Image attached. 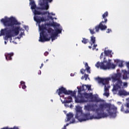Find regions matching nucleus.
I'll list each match as a JSON object with an SVG mask.
<instances>
[{
    "mask_svg": "<svg viewBox=\"0 0 129 129\" xmlns=\"http://www.w3.org/2000/svg\"><path fill=\"white\" fill-rule=\"evenodd\" d=\"M129 110L127 109L126 111H125V113H128Z\"/></svg>",
    "mask_w": 129,
    "mask_h": 129,
    "instance_id": "nucleus-47",
    "label": "nucleus"
},
{
    "mask_svg": "<svg viewBox=\"0 0 129 129\" xmlns=\"http://www.w3.org/2000/svg\"><path fill=\"white\" fill-rule=\"evenodd\" d=\"M1 129H14V128H9V127H4L2 128Z\"/></svg>",
    "mask_w": 129,
    "mask_h": 129,
    "instance_id": "nucleus-40",
    "label": "nucleus"
},
{
    "mask_svg": "<svg viewBox=\"0 0 129 129\" xmlns=\"http://www.w3.org/2000/svg\"><path fill=\"white\" fill-rule=\"evenodd\" d=\"M41 71L39 70V71H38V75H41Z\"/></svg>",
    "mask_w": 129,
    "mask_h": 129,
    "instance_id": "nucleus-46",
    "label": "nucleus"
},
{
    "mask_svg": "<svg viewBox=\"0 0 129 129\" xmlns=\"http://www.w3.org/2000/svg\"><path fill=\"white\" fill-rule=\"evenodd\" d=\"M7 44V41H5V44L6 45Z\"/></svg>",
    "mask_w": 129,
    "mask_h": 129,
    "instance_id": "nucleus-56",
    "label": "nucleus"
},
{
    "mask_svg": "<svg viewBox=\"0 0 129 129\" xmlns=\"http://www.w3.org/2000/svg\"><path fill=\"white\" fill-rule=\"evenodd\" d=\"M111 78L113 82L121 81V80H120V78H121V74L117 73L114 74L112 76Z\"/></svg>",
    "mask_w": 129,
    "mask_h": 129,
    "instance_id": "nucleus-12",
    "label": "nucleus"
},
{
    "mask_svg": "<svg viewBox=\"0 0 129 129\" xmlns=\"http://www.w3.org/2000/svg\"><path fill=\"white\" fill-rule=\"evenodd\" d=\"M5 56L7 61H11L12 60V57L14 56V52L6 53Z\"/></svg>",
    "mask_w": 129,
    "mask_h": 129,
    "instance_id": "nucleus-16",
    "label": "nucleus"
},
{
    "mask_svg": "<svg viewBox=\"0 0 129 129\" xmlns=\"http://www.w3.org/2000/svg\"><path fill=\"white\" fill-rule=\"evenodd\" d=\"M85 67L86 69L84 70L83 69H82L80 71L81 73H82V74H84V73H85V70H86L88 73L90 74V67L88 66V63L87 62L85 63Z\"/></svg>",
    "mask_w": 129,
    "mask_h": 129,
    "instance_id": "nucleus-14",
    "label": "nucleus"
},
{
    "mask_svg": "<svg viewBox=\"0 0 129 129\" xmlns=\"http://www.w3.org/2000/svg\"><path fill=\"white\" fill-rule=\"evenodd\" d=\"M119 95H126L127 94V92L124 90H120L119 91Z\"/></svg>",
    "mask_w": 129,
    "mask_h": 129,
    "instance_id": "nucleus-25",
    "label": "nucleus"
},
{
    "mask_svg": "<svg viewBox=\"0 0 129 129\" xmlns=\"http://www.w3.org/2000/svg\"><path fill=\"white\" fill-rule=\"evenodd\" d=\"M53 0H40L39 4L41 6V8H39L40 10H48L49 9V5L48 3H51Z\"/></svg>",
    "mask_w": 129,
    "mask_h": 129,
    "instance_id": "nucleus-9",
    "label": "nucleus"
},
{
    "mask_svg": "<svg viewBox=\"0 0 129 129\" xmlns=\"http://www.w3.org/2000/svg\"><path fill=\"white\" fill-rule=\"evenodd\" d=\"M35 16L38 15H41L42 16H44V15H47V14H48V15H50V13L49 12H40L39 11H38L36 9H34V11L33 12Z\"/></svg>",
    "mask_w": 129,
    "mask_h": 129,
    "instance_id": "nucleus-15",
    "label": "nucleus"
},
{
    "mask_svg": "<svg viewBox=\"0 0 129 129\" xmlns=\"http://www.w3.org/2000/svg\"><path fill=\"white\" fill-rule=\"evenodd\" d=\"M109 56L110 57V58H111L112 57V54H111V53L110 54H109Z\"/></svg>",
    "mask_w": 129,
    "mask_h": 129,
    "instance_id": "nucleus-53",
    "label": "nucleus"
},
{
    "mask_svg": "<svg viewBox=\"0 0 129 129\" xmlns=\"http://www.w3.org/2000/svg\"><path fill=\"white\" fill-rule=\"evenodd\" d=\"M47 33H48V34H50V39H51V41L52 42H53V40H55V38H56V37L58 36V34H61V33H62V29L56 28V29H55V30H54V29L48 27L47 30Z\"/></svg>",
    "mask_w": 129,
    "mask_h": 129,
    "instance_id": "nucleus-7",
    "label": "nucleus"
},
{
    "mask_svg": "<svg viewBox=\"0 0 129 129\" xmlns=\"http://www.w3.org/2000/svg\"><path fill=\"white\" fill-rule=\"evenodd\" d=\"M68 99L69 100H63V103H70L71 102H72V97H71V96H69Z\"/></svg>",
    "mask_w": 129,
    "mask_h": 129,
    "instance_id": "nucleus-22",
    "label": "nucleus"
},
{
    "mask_svg": "<svg viewBox=\"0 0 129 129\" xmlns=\"http://www.w3.org/2000/svg\"><path fill=\"white\" fill-rule=\"evenodd\" d=\"M77 89L79 90V92H81V91H85V90H87V87L86 85H83L81 88L78 87Z\"/></svg>",
    "mask_w": 129,
    "mask_h": 129,
    "instance_id": "nucleus-20",
    "label": "nucleus"
},
{
    "mask_svg": "<svg viewBox=\"0 0 129 129\" xmlns=\"http://www.w3.org/2000/svg\"><path fill=\"white\" fill-rule=\"evenodd\" d=\"M92 97V93H80L78 96L77 98H76V102L78 103H83V102H88L89 99H91Z\"/></svg>",
    "mask_w": 129,
    "mask_h": 129,
    "instance_id": "nucleus-6",
    "label": "nucleus"
},
{
    "mask_svg": "<svg viewBox=\"0 0 129 129\" xmlns=\"http://www.w3.org/2000/svg\"><path fill=\"white\" fill-rule=\"evenodd\" d=\"M48 18L49 19H50V20H53V17L51 16H48Z\"/></svg>",
    "mask_w": 129,
    "mask_h": 129,
    "instance_id": "nucleus-41",
    "label": "nucleus"
},
{
    "mask_svg": "<svg viewBox=\"0 0 129 129\" xmlns=\"http://www.w3.org/2000/svg\"><path fill=\"white\" fill-rule=\"evenodd\" d=\"M107 17H108V12L106 11L102 15V18L104 21H101L99 25L95 27V30L97 33L99 32V30H101V31H105L107 29V26H106L107 23V18H106Z\"/></svg>",
    "mask_w": 129,
    "mask_h": 129,
    "instance_id": "nucleus-5",
    "label": "nucleus"
},
{
    "mask_svg": "<svg viewBox=\"0 0 129 129\" xmlns=\"http://www.w3.org/2000/svg\"><path fill=\"white\" fill-rule=\"evenodd\" d=\"M111 32H112L111 29H108L107 31H106V33H107L108 34H109V33H111Z\"/></svg>",
    "mask_w": 129,
    "mask_h": 129,
    "instance_id": "nucleus-35",
    "label": "nucleus"
},
{
    "mask_svg": "<svg viewBox=\"0 0 129 129\" xmlns=\"http://www.w3.org/2000/svg\"><path fill=\"white\" fill-rule=\"evenodd\" d=\"M34 20L37 24H41V22H45L46 21L44 17H39L36 16L34 17Z\"/></svg>",
    "mask_w": 129,
    "mask_h": 129,
    "instance_id": "nucleus-13",
    "label": "nucleus"
},
{
    "mask_svg": "<svg viewBox=\"0 0 129 129\" xmlns=\"http://www.w3.org/2000/svg\"><path fill=\"white\" fill-rule=\"evenodd\" d=\"M48 61H49V59H47L46 61H44V63H46V62H48Z\"/></svg>",
    "mask_w": 129,
    "mask_h": 129,
    "instance_id": "nucleus-51",
    "label": "nucleus"
},
{
    "mask_svg": "<svg viewBox=\"0 0 129 129\" xmlns=\"http://www.w3.org/2000/svg\"><path fill=\"white\" fill-rule=\"evenodd\" d=\"M20 84L22 86V89H26V88H27V86H26V85L25 84V82L21 81Z\"/></svg>",
    "mask_w": 129,
    "mask_h": 129,
    "instance_id": "nucleus-26",
    "label": "nucleus"
},
{
    "mask_svg": "<svg viewBox=\"0 0 129 129\" xmlns=\"http://www.w3.org/2000/svg\"><path fill=\"white\" fill-rule=\"evenodd\" d=\"M111 59H109L108 62L106 60H104L103 62H101L98 61L95 64V66L97 68H99L100 67V69L103 70H107V69H110V68L114 69L116 67V65L111 63Z\"/></svg>",
    "mask_w": 129,
    "mask_h": 129,
    "instance_id": "nucleus-4",
    "label": "nucleus"
},
{
    "mask_svg": "<svg viewBox=\"0 0 129 129\" xmlns=\"http://www.w3.org/2000/svg\"><path fill=\"white\" fill-rule=\"evenodd\" d=\"M65 106H66V104H64Z\"/></svg>",
    "mask_w": 129,
    "mask_h": 129,
    "instance_id": "nucleus-57",
    "label": "nucleus"
},
{
    "mask_svg": "<svg viewBox=\"0 0 129 129\" xmlns=\"http://www.w3.org/2000/svg\"><path fill=\"white\" fill-rule=\"evenodd\" d=\"M96 80H97L99 83H101L103 85H105L108 83L109 80H110V78L103 79L102 78L97 77L96 78Z\"/></svg>",
    "mask_w": 129,
    "mask_h": 129,
    "instance_id": "nucleus-10",
    "label": "nucleus"
},
{
    "mask_svg": "<svg viewBox=\"0 0 129 129\" xmlns=\"http://www.w3.org/2000/svg\"><path fill=\"white\" fill-rule=\"evenodd\" d=\"M114 62L119 63H118L119 67H123V64L122 61H120L118 59H117V60H114Z\"/></svg>",
    "mask_w": 129,
    "mask_h": 129,
    "instance_id": "nucleus-24",
    "label": "nucleus"
},
{
    "mask_svg": "<svg viewBox=\"0 0 129 129\" xmlns=\"http://www.w3.org/2000/svg\"><path fill=\"white\" fill-rule=\"evenodd\" d=\"M75 122H76V121L75 120V119L74 118H73L72 121H71L70 122V124H71V123H75Z\"/></svg>",
    "mask_w": 129,
    "mask_h": 129,
    "instance_id": "nucleus-31",
    "label": "nucleus"
},
{
    "mask_svg": "<svg viewBox=\"0 0 129 129\" xmlns=\"http://www.w3.org/2000/svg\"><path fill=\"white\" fill-rule=\"evenodd\" d=\"M104 95L106 96L107 97H108L109 96V93H107V92H105Z\"/></svg>",
    "mask_w": 129,
    "mask_h": 129,
    "instance_id": "nucleus-33",
    "label": "nucleus"
},
{
    "mask_svg": "<svg viewBox=\"0 0 129 129\" xmlns=\"http://www.w3.org/2000/svg\"><path fill=\"white\" fill-rule=\"evenodd\" d=\"M1 21L6 28L4 29H1L0 37L6 35L4 37L5 41H8L10 38H12L14 34L15 36L19 35L20 33V27H15V25H21V23L18 22L16 18L13 17L10 18L5 17V19H2Z\"/></svg>",
    "mask_w": 129,
    "mask_h": 129,
    "instance_id": "nucleus-2",
    "label": "nucleus"
},
{
    "mask_svg": "<svg viewBox=\"0 0 129 129\" xmlns=\"http://www.w3.org/2000/svg\"><path fill=\"white\" fill-rule=\"evenodd\" d=\"M123 79H127V73L126 71L123 73Z\"/></svg>",
    "mask_w": 129,
    "mask_h": 129,
    "instance_id": "nucleus-29",
    "label": "nucleus"
},
{
    "mask_svg": "<svg viewBox=\"0 0 129 129\" xmlns=\"http://www.w3.org/2000/svg\"><path fill=\"white\" fill-rule=\"evenodd\" d=\"M48 54H49V52L48 51H46L44 53V56H48Z\"/></svg>",
    "mask_w": 129,
    "mask_h": 129,
    "instance_id": "nucleus-37",
    "label": "nucleus"
},
{
    "mask_svg": "<svg viewBox=\"0 0 129 129\" xmlns=\"http://www.w3.org/2000/svg\"><path fill=\"white\" fill-rule=\"evenodd\" d=\"M91 90V86H89L88 85H87V90Z\"/></svg>",
    "mask_w": 129,
    "mask_h": 129,
    "instance_id": "nucleus-32",
    "label": "nucleus"
},
{
    "mask_svg": "<svg viewBox=\"0 0 129 129\" xmlns=\"http://www.w3.org/2000/svg\"><path fill=\"white\" fill-rule=\"evenodd\" d=\"M100 57H101V58H102V57H103V52H102L101 53Z\"/></svg>",
    "mask_w": 129,
    "mask_h": 129,
    "instance_id": "nucleus-44",
    "label": "nucleus"
},
{
    "mask_svg": "<svg viewBox=\"0 0 129 129\" xmlns=\"http://www.w3.org/2000/svg\"><path fill=\"white\" fill-rule=\"evenodd\" d=\"M61 129H67V128L66 127V126H63V127Z\"/></svg>",
    "mask_w": 129,
    "mask_h": 129,
    "instance_id": "nucleus-54",
    "label": "nucleus"
},
{
    "mask_svg": "<svg viewBox=\"0 0 129 129\" xmlns=\"http://www.w3.org/2000/svg\"><path fill=\"white\" fill-rule=\"evenodd\" d=\"M81 79H84V78L83 77H82Z\"/></svg>",
    "mask_w": 129,
    "mask_h": 129,
    "instance_id": "nucleus-55",
    "label": "nucleus"
},
{
    "mask_svg": "<svg viewBox=\"0 0 129 129\" xmlns=\"http://www.w3.org/2000/svg\"><path fill=\"white\" fill-rule=\"evenodd\" d=\"M91 101H92V102H100V99H99L96 96H93V95H92Z\"/></svg>",
    "mask_w": 129,
    "mask_h": 129,
    "instance_id": "nucleus-17",
    "label": "nucleus"
},
{
    "mask_svg": "<svg viewBox=\"0 0 129 129\" xmlns=\"http://www.w3.org/2000/svg\"><path fill=\"white\" fill-rule=\"evenodd\" d=\"M46 26H49V24H46L44 25V24H42L41 25L40 24H38V26L39 28V30L41 31V33H40V37H39V42H47L50 40V38H48V34L45 31H47L48 32V28L46 27Z\"/></svg>",
    "mask_w": 129,
    "mask_h": 129,
    "instance_id": "nucleus-3",
    "label": "nucleus"
},
{
    "mask_svg": "<svg viewBox=\"0 0 129 129\" xmlns=\"http://www.w3.org/2000/svg\"><path fill=\"white\" fill-rule=\"evenodd\" d=\"M43 66H44V64L43 63H41V66L40 67V69L41 68H42V67H43Z\"/></svg>",
    "mask_w": 129,
    "mask_h": 129,
    "instance_id": "nucleus-50",
    "label": "nucleus"
},
{
    "mask_svg": "<svg viewBox=\"0 0 129 129\" xmlns=\"http://www.w3.org/2000/svg\"><path fill=\"white\" fill-rule=\"evenodd\" d=\"M68 125H69V123H67L66 125H64L63 126H68Z\"/></svg>",
    "mask_w": 129,
    "mask_h": 129,
    "instance_id": "nucleus-48",
    "label": "nucleus"
},
{
    "mask_svg": "<svg viewBox=\"0 0 129 129\" xmlns=\"http://www.w3.org/2000/svg\"><path fill=\"white\" fill-rule=\"evenodd\" d=\"M23 35H24V32H21V33L20 34V37H22V36H23Z\"/></svg>",
    "mask_w": 129,
    "mask_h": 129,
    "instance_id": "nucleus-43",
    "label": "nucleus"
},
{
    "mask_svg": "<svg viewBox=\"0 0 129 129\" xmlns=\"http://www.w3.org/2000/svg\"><path fill=\"white\" fill-rule=\"evenodd\" d=\"M105 91H108V88L106 87V85H105Z\"/></svg>",
    "mask_w": 129,
    "mask_h": 129,
    "instance_id": "nucleus-38",
    "label": "nucleus"
},
{
    "mask_svg": "<svg viewBox=\"0 0 129 129\" xmlns=\"http://www.w3.org/2000/svg\"><path fill=\"white\" fill-rule=\"evenodd\" d=\"M111 53V50H104V54L105 56H109Z\"/></svg>",
    "mask_w": 129,
    "mask_h": 129,
    "instance_id": "nucleus-27",
    "label": "nucleus"
},
{
    "mask_svg": "<svg viewBox=\"0 0 129 129\" xmlns=\"http://www.w3.org/2000/svg\"><path fill=\"white\" fill-rule=\"evenodd\" d=\"M62 97H64V96H63Z\"/></svg>",
    "mask_w": 129,
    "mask_h": 129,
    "instance_id": "nucleus-58",
    "label": "nucleus"
},
{
    "mask_svg": "<svg viewBox=\"0 0 129 129\" xmlns=\"http://www.w3.org/2000/svg\"><path fill=\"white\" fill-rule=\"evenodd\" d=\"M29 4L31 6V10H35V9H37V6L36 5V4H35V1L34 0H29Z\"/></svg>",
    "mask_w": 129,
    "mask_h": 129,
    "instance_id": "nucleus-18",
    "label": "nucleus"
},
{
    "mask_svg": "<svg viewBox=\"0 0 129 129\" xmlns=\"http://www.w3.org/2000/svg\"><path fill=\"white\" fill-rule=\"evenodd\" d=\"M124 110V108L123 107V106H122L121 107V111H123Z\"/></svg>",
    "mask_w": 129,
    "mask_h": 129,
    "instance_id": "nucleus-39",
    "label": "nucleus"
},
{
    "mask_svg": "<svg viewBox=\"0 0 129 129\" xmlns=\"http://www.w3.org/2000/svg\"><path fill=\"white\" fill-rule=\"evenodd\" d=\"M90 41L91 42H90V44L92 46L93 44H95V37L94 36H92L91 37Z\"/></svg>",
    "mask_w": 129,
    "mask_h": 129,
    "instance_id": "nucleus-23",
    "label": "nucleus"
},
{
    "mask_svg": "<svg viewBox=\"0 0 129 129\" xmlns=\"http://www.w3.org/2000/svg\"><path fill=\"white\" fill-rule=\"evenodd\" d=\"M67 121H70V120H71V118L74 116V115L72 113H69L68 114H67Z\"/></svg>",
    "mask_w": 129,
    "mask_h": 129,
    "instance_id": "nucleus-21",
    "label": "nucleus"
},
{
    "mask_svg": "<svg viewBox=\"0 0 129 129\" xmlns=\"http://www.w3.org/2000/svg\"><path fill=\"white\" fill-rule=\"evenodd\" d=\"M88 47L89 48V49H91V48H92V46H89Z\"/></svg>",
    "mask_w": 129,
    "mask_h": 129,
    "instance_id": "nucleus-52",
    "label": "nucleus"
},
{
    "mask_svg": "<svg viewBox=\"0 0 129 129\" xmlns=\"http://www.w3.org/2000/svg\"><path fill=\"white\" fill-rule=\"evenodd\" d=\"M50 15H51V16H55V14L51 13Z\"/></svg>",
    "mask_w": 129,
    "mask_h": 129,
    "instance_id": "nucleus-49",
    "label": "nucleus"
},
{
    "mask_svg": "<svg viewBox=\"0 0 129 129\" xmlns=\"http://www.w3.org/2000/svg\"><path fill=\"white\" fill-rule=\"evenodd\" d=\"M84 78H85V80H86L87 79V78H88V75L85 74Z\"/></svg>",
    "mask_w": 129,
    "mask_h": 129,
    "instance_id": "nucleus-36",
    "label": "nucleus"
},
{
    "mask_svg": "<svg viewBox=\"0 0 129 129\" xmlns=\"http://www.w3.org/2000/svg\"><path fill=\"white\" fill-rule=\"evenodd\" d=\"M121 87H122V81L121 80L117 81V82L113 86V90H114V91H116V90L120 89Z\"/></svg>",
    "mask_w": 129,
    "mask_h": 129,
    "instance_id": "nucleus-11",
    "label": "nucleus"
},
{
    "mask_svg": "<svg viewBox=\"0 0 129 129\" xmlns=\"http://www.w3.org/2000/svg\"><path fill=\"white\" fill-rule=\"evenodd\" d=\"M89 42V40L88 39H86L85 38H83V40H82V42L83 43V44H87Z\"/></svg>",
    "mask_w": 129,
    "mask_h": 129,
    "instance_id": "nucleus-28",
    "label": "nucleus"
},
{
    "mask_svg": "<svg viewBox=\"0 0 129 129\" xmlns=\"http://www.w3.org/2000/svg\"><path fill=\"white\" fill-rule=\"evenodd\" d=\"M106 108H108L106 111L110 116H112V117H115L116 116V113H113L110 111L111 104L107 103L100 104L99 105V108L96 109L97 116L94 115L90 116V113H83L81 107L78 106L76 108V113L75 114V118L78 119L80 122H82V121H86V120H89V119H100L102 117H107L108 114L104 113V110Z\"/></svg>",
    "mask_w": 129,
    "mask_h": 129,
    "instance_id": "nucleus-1",
    "label": "nucleus"
},
{
    "mask_svg": "<svg viewBox=\"0 0 129 129\" xmlns=\"http://www.w3.org/2000/svg\"><path fill=\"white\" fill-rule=\"evenodd\" d=\"M56 92L59 95V96H61V94L63 93L64 94H66V95H71V96H76V92L75 91H72L71 90H66V88L61 87L60 88H59L58 90H57Z\"/></svg>",
    "mask_w": 129,
    "mask_h": 129,
    "instance_id": "nucleus-8",
    "label": "nucleus"
},
{
    "mask_svg": "<svg viewBox=\"0 0 129 129\" xmlns=\"http://www.w3.org/2000/svg\"><path fill=\"white\" fill-rule=\"evenodd\" d=\"M96 47H97V44H95V43H94L92 50H95Z\"/></svg>",
    "mask_w": 129,
    "mask_h": 129,
    "instance_id": "nucleus-34",
    "label": "nucleus"
},
{
    "mask_svg": "<svg viewBox=\"0 0 129 129\" xmlns=\"http://www.w3.org/2000/svg\"><path fill=\"white\" fill-rule=\"evenodd\" d=\"M94 106H95V105H88L87 106H85V108L87 109L88 110H90V109H92V110H93V111H96V109L94 108Z\"/></svg>",
    "mask_w": 129,
    "mask_h": 129,
    "instance_id": "nucleus-19",
    "label": "nucleus"
},
{
    "mask_svg": "<svg viewBox=\"0 0 129 129\" xmlns=\"http://www.w3.org/2000/svg\"><path fill=\"white\" fill-rule=\"evenodd\" d=\"M123 86H127V83H123Z\"/></svg>",
    "mask_w": 129,
    "mask_h": 129,
    "instance_id": "nucleus-42",
    "label": "nucleus"
},
{
    "mask_svg": "<svg viewBox=\"0 0 129 129\" xmlns=\"http://www.w3.org/2000/svg\"><path fill=\"white\" fill-rule=\"evenodd\" d=\"M51 26H52L53 27H57V25H55V24H52Z\"/></svg>",
    "mask_w": 129,
    "mask_h": 129,
    "instance_id": "nucleus-45",
    "label": "nucleus"
},
{
    "mask_svg": "<svg viewBox=\"0 0 129 129\" xmlns=\"http://www.w3.org/2000/svg\"><path fill=\"white\" fill-rule=\"evenodd\" d=\"M89 30L90 32V34H91V35H94V34H95V31H94V28L89 29Z\"/></svg>",
    "mask_w": 129,
    "mask_h": 129,
    "instance_id": "nucleus-30",
    "label": "nucleus"
}]
</instances>
